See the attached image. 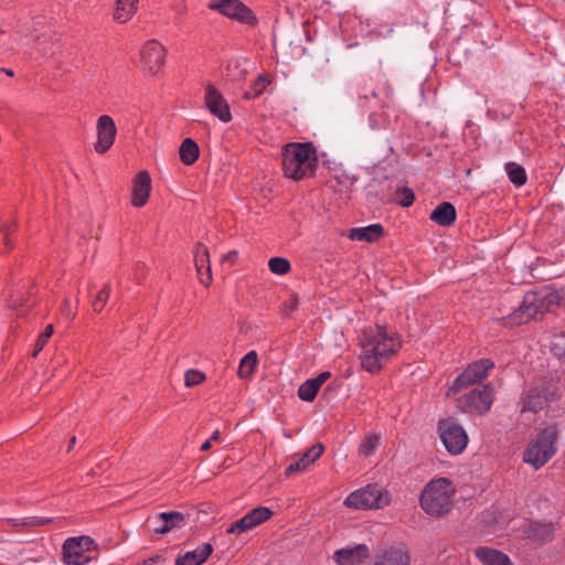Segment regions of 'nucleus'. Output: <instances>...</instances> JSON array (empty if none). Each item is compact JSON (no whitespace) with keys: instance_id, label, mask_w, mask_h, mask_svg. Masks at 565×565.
Listing matches in <instances>:
<instances>
[{"instance_id":"f257e3e1","label":"nucleus","mask_w":565,"mask_h":565,"mask_svg":"<svg viewBox=\"0 0 565 565\" xmlns=\"http://www.w3.org/2000/svg\"><path fill=\"white\" fill-rule=\"evenodd\" d=\"M563 306H565V287L558 290L545 288L527 292L520 307L510 315L509 319L512 324H522L543 316L554 307Z\"/></svg>"},{"instance_id":"f03ea898","label":"nucleus","mask_w":565,"mask_h":565,"mask_svg":"<svg viewBox=\"0 0 565 565\" xmlns=\"http://www.w3.org/2000/svg\"><path fill=\"white\" fill-rule=\"evenodd\" d=\"M387 333L383 326H375L364 331L361 345L363 349L360 355L361 364L370 373H376L383 369L388 360Z\"/></svg>"},{"instance_id":"7ed1b4c3","label":"nucleus","mask_w":565,"mask_h":565,"mask_svg":"<svg viewBox=\"0 0 565 565\" xmlns=\"http://www.w3.org/2000/svg\"><path fill=\"white\" fill-rule=\"evenodd\" d=\"M316 150L310 142L289 143L282 153V169L287 178L300 180L311 174L317 166Z\"/></svg>"},{"instance_id":"20e7f679","label":"nucleus","mask_w":565,"mask_h":565,"mask_svg":"<svg viewBox=\"0 0 565 565\" xmlns=\"http://www.w3.org/2000/svg\"><path fill=\"white\" fill-rule=\"evenodd\" d=\"M455 488L447 478L428 482L420 495L422 509L431 516H440L451 509Z\"/></svg>"},{"instance_id":"39448f33","label":"nucleus","mask_w":565,"mask_h":565,"mask_svg":"<svg viewBox=\"0 0 565 565\" xmlns=\"http://www.w3.org/2000/svg\"><path fill=\"white\" fill-rule=\"evenodd\" d=\"M556 437L557 431L554 426L541 430L525 448L523 452L524 462L534 469L544 466L555 455Z\"/></svg>"},{"instance_id":"423d86ee","label":"nucleus","mask_w":565,"mask_h":565,"mask_svg":"<svg viewBox=\"0 0 565 565\" xmlns=\"http://www.w3.org/2000/svg\"><path fill=\"white\" fill-rule=\"evenodd\" d=\"M388 498L383 487L377 483L352 492L344 500V505L352 509H380L387 504Z\"/></svg>"},{"instance_id":"0eeeda50","label":"nucleus","mask_w":565,"mask_h":565,"mask_svg":"<svg viewBox=\"0 0 565 565\" xmlns=\"http://www.w3.org/2000/svg\"><path fill=\"white\" fill-rule=\"evenodd\" d=\"M209 9L250 26L258 22L254 12L241 0H213L209 3Z\"/></svg>"},{"instance_id":"6e6552de","label":"nucleus","mask_w":565,"mask_h":565,"mask_svg":"<svg viewBox=\"0 0 565 565\" xmlns=\"http://www.w3.org/2000/svg\"><path fill=\"white\" fill-rule=\"evenodd\" d=\"M439 436L448 452L461 454L468 444V435L455 420L448 418L439 423Z\"/></svg>"},{"instance_id":"1a4fd4ad","label":"nucleus","mask_w":565,"mask_h":565,"mask_svg":"<svg viewBox=\"0 0 565 565\" xmlns=\"http://www.w3.org/2000/svg\"><path fill=\"white\" fill-rule=\"evenodd\" d=\"M94 541L89 536L70 537L63 544V561L67 565H85L90 561L85 555L93 548Z\"/></svg>"},{"instance_id":"9d476101","label":"nucleus","mask_w":565,"mask_h":565,"mask_svg":"<svg viewBox=\"0 0 565 565\" xmlns=\"http://www.w3.org/2000/svg\"><path fill=\"white\" fill-rule=\"evenodd\" d=\"M494 366L493 362L482 359L471 363L459 376L456 377L449 392H459L473 385L488 376V372Z\"/></svg>"},{"instance_id":"9b49d317","label":"nucleus","mask_w":565,"mask_h":565,"mask_svg":"<svg viewBox=\"0 0 565 565\" xmlns=\"http://www.w3.org/2000/svg\"><path fill=\"white\" fill-rule=\"evenodd\" d=\"M117 136V127L109 115H102L96 121V141L94 151L104 154L114 146Z\"/></svg>"},{"instance_id":"f8f14e48","label":"nucleus","mask_w":565,"mask_h":565,"mask_svg":"<svg viewBox=\"0 0 565 565\" xmlns=\"http://www.w3.org/2000/svg\"><path fill=\"white\" fill-rule=\"evenodd\" d=\"M166 47L157 40L147 41L140 50V62L151 74L156 75L166 62Z\"/></svg>"},{"instance_id":"ddd939ff","label":"nucleus","mask_w":565,"mask_h":565,"mask_svg":"<svg viewBox=\"0 0 565 565\" xmlns=\"http://www.w3.org/2000/svg\"><path fill=\"white\" fill-rule=\"evenodd\" d=\"M204 106L211 115L222 122H230L232 120L228 103L223 94L212 84L206 85L204 88Z\"/></svg>"},{"instance_id":"4468645a","label":"nucleus","mask_w":565,"mask_h":565,"mask_svg":"<svg viewBox=\"0 0 565 565\" xmlns=\"http://www.w3.org/2000/svg\"><path fill=\"white\" fill-rule=\"evenodd\" d=\"M494 390L490 384L484 385L482 388H476L470 393L466 394L460 398V403L463 404L470 411L483 415L491 408L493 402Z\"/></svg>"},{"instance_id":"2eb2a0df","label":"nucleus","mask_w":565,"mask_h":565,"mask_svg":"<svg viewBox=\"0 0 565 565\" xmlns=\"http://www.w3.org/2000/svg\"><path fill=\"white\" fill-rule=\"evenodd\" d=\"M273 514L274 512L269 508L257 507L249 511L238 521L232 523L231 526L227 529V533L242 534L244 532H247L269 520Z\"/></svg>"},{"instance_id":"dca6fc26","label":"nucleus","mask_w":565,"mask_h":565,"mask_svg":"<svg viewBox=\"0 0 565 565\" xmlns=\"http://www.w3.org/2000/svg\"><path fill=\"white\" fill-rule=\"evenodd\" d=\"M151 188V177L148 171H139L131 180V205L137 209L145 206L149 201Z\"/></svg>"},{"instance_id":"f3484780","label":"nucleus","mask_w":565,"mask_h":565,"mask_svg":"<svg viewBox=\"0 0 565 565\" xmlns=\"http://www.w3.org/2000/svg\"><path fill=\"white\" fill-rule=\"evenodd\" d=\"M553 396L547 388H532L521 398L520 411L522 414L536 413L543 409Z\"/></svg>"},{"instance_id":"a211bd4d","label":"nucleus","mask_w":565,"mask_h":565,"mask_svg":"<svg viewBox=\"0 0 565 565\" xmlns=\"http://www.w3.org/2000/svg\"><path fill=\"white\" fill-rule=\"evenodd\" d=\"M369 557L370 550L365 544L339 548L332 556L338 565H362Z\"/></svg>"},{"instance_id":"6ab92c4d","label":"nucleus","mask_w":565,"mask_h":565,"mask_svg":"<svg viewBox=\"0 0 565 565\" xmlns=\"http://www.w3.org/2000/svg\"><path fill=\"white\" fill-rule=\"evenodd\" d=\"M153 525L156 534L164 535L171 530L181 527L185 521V515L179 511L161 512L156 518H148Z\"/></svg>"},{"instance_id":"aec40b11","label":"nucleus","mask_w":565,"mask_h":565,"mask_svg":"<svg viewBox=\"0 0 565 565\" xmlns=\"http://www.w3.org/2000/svg\"><path fill=\"white\" fill-rule=\"evenodd\" d=\"M194 265L200 284L209 287L212 282V269L210 264L209 248L202 243H198L194 252Z\"/></svg>"},{"instance_id":"412c9836","label":"nucleus","mask_w":565,"mask_h":565,"mask_svg":"<svg viewBox=\"0 0 565 565\" xmlns=\"http://www.w3.org/2000/svg\"><path fill=\"white\" fill-rule=\"evenodd\" d=\"M323 451L324 446L321 443L315 444L301 456V458L297 462H294L286 468L285 476L289 477L292 473L305 470L311 463L317 461L321 457Z\"/></svg>"},{"instance_id":"4be33fe9","label":"nucleus","mask_w":565,"mask_h":565,"mask_svg":"<svg viewBox=\"0 0 565 565\" xmlns=\"http://www.w3.org/2000/svg\"><path fill=\"white\" fill-rule=\"evenodd\" d=\"M384 227L381 224H372L365 227H356L349 231L348 237L352 241L376 242L384 236Z\"/></svg>"},{"instance_id":"5701e85b","label":"nucleus","mask_w":565,"mask_h":565,"mask_svg":"<svg viewBox=\"0 0 565 565\" xmlns=\"http://www.w3.org/2000/svg\"><path fill=\"white\" fill-rule=\"evenodd\" d=\"M475 555L482 565H511L510 559L505 554L491 547H477L475 550Z\"/></svg>"},{"instance_id":"b1692460","label":"nucleus","mask_w":565,"mask_h":565,"mask_svg":"<svg viewBox=\"0 0 565 565\" xmlns=\"http://www.w3.org/2000/svg\"><path fill=\"white\" fill-rule=\"evenodd\" d=\"M213 547L210 543H204L194 551L186 552L175 559V565H201L212 554Z\"/></svg>"},{"instance_id":"393cba45","label":"nucleus","mask_w":565,"mask_h":565,"mask_svg":"<svg viewBox=\"0 0 565 565\" xmlns=\"http://www.w3.org/2000/svg\"><path fill=\"white\" fill-rule=\"evenodd\" d=\"M138 10V0H116L113 19L125 24L129 22Z\"/></svg>"},{"instance_id":"a878e982","label":"nucleus","mask_w":565,"mask_h":565,"mask_svg":"<svg viewBox=\"0 0 565 565\" xmlns=\"http://www.w3.org/2000/svg\"><path fill=\"white\" fill-rule=\"evenodd\" d=\"M430 220L441 226H449L456 220V210L448 202L440 203L430 214Z\"/></svg>"},{"instance_id":"bb28decb","label":"nucleus","mask_w":565,"mask_h":565,"mask_svg":"<svg viewBox=\"0 0 565 565\" xmlns=\"http://www.w3.org/2000/svg\"><path fill=\"white\" fill-rule=\"evenodd\" d=\"M199 156L200 149L198 143L191 138L184 139L179 148V157L182 163L191 166L199 159Z\"/></svg>"},{"instance_id":"cd10ccee","label":"nucleus","mask_w":565,"mask_h":565,"mask_svg":"<svg viewBox=\"0 0 565 565\" xmlns=\"http://www.w3.org/2000/svg\"><path fill=\"white\" fill-rule=\"evenodd\" d=\"M526 534L530 539L544 543L552 539L553 527L551 523H535L529 526Z\"/></svg>"},{"instance_id":"c85d7f7f","label":"nucleus","mask_w":565,"mask_h":565,"mask_svg":"<svg viewBox=\"0 0 565 565\" xmlns=\"http://www.w3.org/2000/svg\"><path fill=\"white\" fill-rule=\"evenodd\" d=\"M258 356L256 351L248 352L239 362L237 375L241 379H249L257 365Z\"/></svg>"},{"instance_id":"c756f323","label":"nucleus","mask_w":565,"mask_h":565,"mask_svg":"<svg viewBox=\"0 0 565 565\" xmlns=\"http://www.w3.org/2000/svg\"><path fill=\"white\" fill-rule=\"evenodd\" d=\"M505 172H507L510 181L518 186H521L526 182V173H525L524 168L515 162L507 163Z\"/></svg>"},{"instance_id":"7c9ffc66","label":"nucleus","mask_w":565,"mask_h":565,"mask_svg":"<svg viewBox=\"0 0 565 565\" xmlns=\"http://www.w3.org/2000/svg\"><path fill=\"white\" fill-rule=\"evenodd\" d=\"M411 556L408 550L398 544L391 548V565H409Z\"/></svg>"},{"instance_id":"2f4dec72","label":"nucleus","mask_w":565,"mask_h":565,"mask_svg":"<svg viewBox=\"0 0 565 565\" xmlns=\"http://www.w3.org/2000/svg\"><path fill=\"white\" fill-rule=\"evenodd\" d=\"M268 268L273 274L284 276L291 270V265L287 258L276 256L268 260Z\"/></svg>"},{"instance_id":"473e14b6","label":"nucleus","mask_w":565,"mask_h":565,"mask_svg":"<svg viewBox=\"0 0 565 565\" xmlns=\"http://www.w3.org/2000/svg\"><path fill=\"white\" fill-rule=\"evenodd\" d=\"M319 390L320 388L316 385V382L310 379L299 386L298 396L305 402H312Z\"/></svg>"},{"instance_id":"72a5a7b5","label":"nucleus","mask_w":565,"mask_h":565,"mask_svg":"<svg viewBox=\"0 0 565 565\" xmlns=\"http://www.w3.org/2000/svg\"><path fill=\"white\" fill-rule=\"evenodd\" d=\"M380 444V436L376 434L367 435L360 445L359 451L362 456H371Z\"/></svg>"},{"instance_id":"f704fd0d","label":"nucleus","mask_w":565,"mask_h":565,"mask_svg":"<svg viewBox=\"0 0 565 565\" xmlns=\"http://www.w3.org/2000/svg\"><path fill=\"white\" fill-rule=\"evenodd\" d=\"M551 351L558 359H565V331L553 337L551 341Z\"/></svg>"},{"instance_id":"c9c22d12","label":"nucleus","mask_w":565,"mask_h":565,"mask_svg":"<svg viewBox=\"0 0 565 565\" xmlns=\"http://www.w3.org/2000/svg\"><path fill=\"white\" fill-rule=\"evenodd\" d=\"M395 200L401 206L407 207L414 202L415 195L409 188L401 186L396 189Z\"/></svg>"},{"instance_id":"e433bc0d","label":"nucleus","mask_w":565,"mask_h":565,"mask_svg":"<svg viewBox=\"0 0 565 565\" xmlns=\"http://www.w3.org/2000/svg\"><path fill=\"white\" fill-rule=\"evenodd\" d=\"M206 376L203 372L190 369L184 374V385L186 387H193L204 382Z\"/></svg>"},{"instance_id":"4c0bfd02","label":"nucleus","mask_w":565,"mask_h":565,"mask_svg":"<svg viewBox=\"0 0 565 565\" xmlns=\"http://www.w3.org/2000/svg\"><path fill=\"white\" fill-rule=\"evenodd\" d=\"M110 296V286L105 285L102 290L96 295L95 300L93 302L94 310L96 312H100L105 305L107 303Z\"/></svg>"},{"instance_id":"58836bf2","label":"nucleus","mask_w":565,"mask_h":565,"mask_svg":"<svg viewBox=\"0 0 565 565\" xmlns=\"http://www.w3.org/2000/svg\"><path fill=\"white\" fill-rule=\"evenodd\" d=\"M54 332L53 324H49L45 330L38 337L36 343H35V350L33 351L32 355L35 358L38 354L43 350L45 343L51 338V335Z\"/></svg>"},{"instance_id":"ea45409f","label":"nucleus","mask_w":565,"mask_h":565,"mask_svg":"<svg viewBox=\"0 0 565 565\" xmlns=\"http://www.w3.org/2000/svg\"><path fill=\"white\" fill-rule=\"evenodd\" d=\"M52 522V519H30L28 521H22L20 522L19 520L17 519H11L10 520V523L14 526H18V525H32V526H40V525H45V524H49Z\"/></svg>"},{"instance_id":"a19ab883","label":"nucleus","mask_w":565,"mask_h":565,"mask_svg":"<svg viewBox=\"0 0 565 565\" xmlns=\"http://www.w3.org/2000/svg\"><path fill=\"white\" fill-rule=\"evenodd\" d=\"M269 84L270 79L266 75H259L253 86L254 96H260Z\"/></svg>"},{"instance_id":"79ce46f5","label":"nucleus","mask_w":565,"mask_h":565,"mask_svg":"<svg viewBox=\"0 0 565 565\" xmlns=\"http://www.w3.org/2000/svg\"><path fill=\"white\" fill-rule=\"evenodd\" d=\"M369 565H388V551L381 550L374 555Z\"/></svg>"},{"instance_id":"37998d69","label":"nucleus","mask_w":565,"mask_h":565,"mask_svg":"<svg viewBox=\"0 0 565 565\" xmlns=\"http://www.w3.org/2000/svg\"><path fill=\"white\" fill-rule=\"evenodd\" d=\"M237 68L238 65H235L234 68L228 67V76H231L234 81H242L245 78L246 72L245 70H241L237 73H234Z\"/></svg>"},{"instance_id":"c03bdc74","label":"nucleus","mask_w":565,"mask_h":565,"mask_svg":"<svg viewBox=\"0 0 565 565\" xmlns=\"http://www.w3.org/2000/svg\"><path fill=\"white\" fill-rule=\"evenodd\" d=\"M331 376V373L326 371V372H321L317 377L315 379H311L312 381L316 382V385L320 388L321 385L328 381Z\"/></svg>"},{"instance_id":"a18cd8bd","label":"nucleus","mask_w":565,"mask_h":565,"mask_svg":"<svg viewBox=\"0 0 565 565\" xmlns=\"http://www.w3.org/2000/svg\"><path fill=\"white\" fill-rule=\"evenodd\" d=\"M298 305H299V300L298 298L295 296L292 297V299L290 300V302L288 305L285 306L284 310H285V313L288 316L290 315V312L297 310L298 308Z\"/></svg>"},{"instance_id":"49530a36","label":"nucleus","mask_w":565,"mask_h":565,"mask_svg":"<svg viewBox=\"0 0 565 565\" xmlns=\"http://www.w3.org/2000/svg\"><path fill=\"white\" fill-rule=\"evenodd\" d=\"M159 562H164V557L162 555L157 554L152 557L142 561L139 565H154L156 563Z\"/></svg>"},{"instance_id":"de8ad7c7","label":"nucleus","mask_w":565,"mask_h":565,"mask_svg":"<svg viewBox=\"0 0 565 565\" xmlns=\"http://www.w3.org/2000/svg\"><path fill=\"white\" fill-rule=\"evenodd\" d=\"M237 254H238L237 250L233 249V250L228 252L227 254L223 255V257L221 258V262L222 263L228 262V263L233 264Z\"/></svg>"},{"instance_id":"09e8293b","label":"nucleus","mask_w":565,"mask_h":565,"mask_svg":"<svg viewBox=\"0 0 565 565\" xmlns=\"http://www.w3.org/2000/svg\"><path fill=\"white\" fill-rule=\"evenodd\" d=\"M62 312L67 317L74 318L75 313L71 310V303L68 299L64 300Z\"/></svg>"},{"instance_id":"8fccbe9b","label":"nucleus","mask_w":565,"mask_h":565,"mask_svg":"<svg viewBox=\"0 0 565 565\" xmlns=\"http://www.w3.org/2000/svg\"><path fill=\"white\" fill-rule=\"evenodd\" d=\"M401 348V341L398 338H393L391 335V354Z\"/></svg>"},{"instance_id":"3c124183","label":"nucleus","mask_w":565,"mask_h":565,"mask_svg":"<svg viewBox=\"0 0 565 565\" xmlns=\"http://www.w3.org/2000/svg\"><path fill=\"white\" fill-rule=\"evenodd\" d=\"M211 447H212V441H211V440H206L205 443H203V444L201 445V448H200V449H201L202 451H207V450H210V449H211Z\"/></svg>"},{"instance_id":"603ef678","label":"nucleus","mask_w":565,"mask_h":565,"mask_svg":"<svg viewBox=\"0 0 565 565\" xmlns=\"http://www.w3.org/2000/svg\"><path fill=\"white\" fill-rule=\"evenodd\" d=\"M220 436H221L220 431H218V430H215V431L212 434V436H211L210 440H211V441H217V440L220 439Z\"/></svg>"},{"instance_id":"864d4df0","label":"nucleus","mask_w":565,"mask_h":565,"mask_svg":"<svg viewBox=\"0 0 565 565\" xmlns=\"http://www.w3.org/2000/svg\"><path fill=\"white\" fill-rule=\"evenodd\" d=\"M23 299L19 300V301H15L13 302L12 305H10L11 308H18V307H21L23 305Z\"/></svg>"},{"instance_id":"5fc2aeb1","label":"nucleus","mask_w":565,"mask_h":565,"mask_svg":"<svg viewBox=\"0 0 565 565\" xmlns=\"http://www.w3.org/2000/svg\"><path fill=\"white\" fill-rule=\"evenodd\" d=\"M75 443H76V437L73 436L70 440L68 450L75 445Z\"/></svg>"},{"instance_id":"6e6d98bb","label":"nucleus","mask_w":565,"mask_h":565,"mask_svg":"<svg viewBox=\"0 0 565 565\" xmlns=\"http://www.w3.org/2000/svg\"><path fill=\"white\" fill-rule=\"evenodd\" d=\"M282 435H284V437H285L286 439H290V438H291V434H290L289 431H287V430H284V431H282Z\"/></svg>"},{"instance_id":"4d7b16f0","label":"nucleus","mask_w":565,"mask_h":565,"mask_svg":"<svg viewBox=\"0 0 565 565\" xmlns=\"http://www.w3.org/2000/svg\"><path fill=\"white\" fill-rule=\"evenodd\" d=\"M254 97L255 96L252 95L249 92L245 93V95H244V98H246V99H250V98H254Z\"/></svg>"},{"instance_id":"13d9d810","label":"nucleus","mask_w":565,"mask_h":565,"mask_svg":"<svg viewBox=\"0 0 565 565\" xmlns=\"http://www.w3.org/2000/svg\"><path fill=\"white\" fill-rule=\"evenodd\" d=\"M4 72L9 75V76H13V72L11 70H4Z\"/></svg>"},{"instance_id":"bf43d9fd","label":"nucleus","mask_w":565,"mask_h":565,"mask_svg":"<svg viewBox=\"0 0 565 565\" xmlns=\"http://www.w3.org/2000/svg\"><path fill=\"white\" fill-rule=\"evenodd\" d=\"M6 245H7V246H9V247H11V243H10V241H9V238H8V237H6Z\"/></svg>"}]
</instances>
